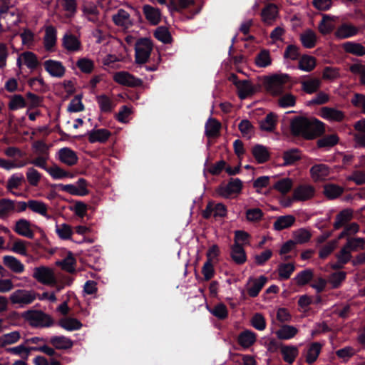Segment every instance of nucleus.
I'll return each mask as SVG.
<instances>
[{
    "label": "nucleus",
    "instance_id": "17",
    "mask_svg": "<svg viewBox=\"0 0 365 365\" xmlns=\"http://www.w3.org/2000/svg\"><path fill=\"white\" fill-rule=\"evenodd\" d=\"M277 14L278 9L277 6L273 4H269L262 10V20L264 24L270 25L277 19Z\"/></svg>",
    "mask_w": 365,
    "mask_h": 365
},
{
    "label": "nucleus",
    "instance_id": "19",
    "mask_svg": "<svg viewBox=\"0 0 365 365\" xmlns=\"http://www.w3.org/2000/svg\"><path fill=\"white\" fill-rule=\"evenodd\" d=\"M257 339V335L250 330H245L242 331L237 337L238 344L244 349H248L253 345Z\"/></svg>",
    "mask_w": 365,
    "mask_h": 365
},
{
    "label": "nucleus",
    "instance_id": "29",
    "mask_svg": "<svg viewBox=\"0 0 365 365\" xmlns=\"http://www.w3.org/2000/svg\"><path fill=\"white\" fill-rule=\"evenodd\" d=\"M295 217L292 215L280 216L274 222L273 227L275 230L280 231L292 226L295 222Z\"/></svg>",
    "mask_w": 365,
    "mask_h": 365
},
{
    "label": "nucleus",
    "instance_id": "24",
    "mask_svg": "<svg viewBox=\"0 0 365 365\" xmlns=\"http://www.w3.org/2000/svg\"><path fill=\"white\" fill-rule=\"evenodd\" d=\"M312 178L314 181L324 180L330 173L328 166L324 164L315 165L310 170Z\"/></svg>",
    "mask_w": 365,
    "mask_h": 365
},
{
    "label": "nucleus",
    "instance_id": "16",
    "mask_svg": "<svg viewBox=\"0 0 365 365\" xmlns=\"http://www.w3.org/2000/svg\"><path fill=\"white\" fill-rule=\"evenodd\" d=\"M59 159L61 163L68 166H73L78 162L76 153L68 148H63L58 151Z\"/></svg>",
    "mask_w": 365,
    "mask_h": 365
},
{
    "label": "nucleus",
    "instance_id": "57",
    "mask_svg": "<svg viewBox=\"0 0 365 365\" xmlns=\"http://www.w3.org/2000/svg\"><path fill=\"white\" fill-rule=\"evenodd\" d=\"M63 9L67 13V16H72L77 9L76 0H58Z\"/></svg>",
    "mask_w": 365,
    "mask_h": 365
},
{
    "label": "nucleus",
    "instance_id": "43",
    "mask_svg": "<svg viewBox=\"0 0 365 365\" xmlns=\"http://www.w3.org/2000/svg\"><path fill=\"white\" fill-rule=\"evenodd\" d=\"M321 86V81L318 78H310L302 82V89L307 93H313L317 91Z\"/></svg>",
    "mask_w": 365,
    "mask_h": 365
},
{
    "label": "nucleus",
    "instance_id": "34",
    "mask_svg": "<svg viewBox=\"0 0 365 365\" xmlns=\"http://www.w3.org/2000/svg\"><path fill=\"white\" fill-rule=\"evenodd\" d=\"M352 217L353 212L351 210L346 209L342 210L336 216V220L334 223V229L338 230L344 226Z\"/></svg>",
    "mask_w": 365,
    "mask_h": 365
},
{
    "label": "nucleus",
    "instance_id": "23",
    "mask_svg": "<svg viewBox=\"0 0 365 365\" xmlns=\"http://www.w3.org/2000/svg\"><path fill=\"white\" fill-rule=\"evenodd\" d=\"M56 43V29L53 26H47L45 28L43 38L44 47L47 51H51Z\"/></svg>",
    "mask_w": 365,
    "mask_h": 365
},
{
    "label": "nucleus",
    "instance_id": "44",
    "mask_svg": "<svg viewBox=\"0 0 365 365\" xmlns=\"http://www.w3.org/2000/svg\"><path fill=\"white\" fill-rule=\"evenodd\" d=\"M316 66V58L314 56L304 55L299 61V68L309 72Z\"/></svg>",
    "mask_w": 365,
    "mask_h": 365
},
{
    "label": "nucleus",
    "instance_id": "51",
    "mask_svg": "<svg viewBox=\"0 0 365 365\" xmlns=\"http://www.w3.org/2000/svg\"><path fill=\"white\" fill-rule=\"evenodd\" d=\"M294 242L297 244H304L309 242L312 237V233L307 229H299L293 232Z\"/></svg>",
    "mask_w": 365,
    "mask_h": 365
},
{
    "label": "nucleus",
    "instance_id": "26",
    "mask_svg": "<svg viewBox=\"0 0 365 365\" xmlns=\"http://www.w3.org/2000/svg\"><path fill=\"white\" fill-rule=\"evenodd\" d=\"M235 85L238 90V95L241 99L246 98L255 92L253 86L250 81H235Z\"/></svg>",
    "mask_w": 365,
    "mask_h": 365
},
{
    "label": "nucleus",
    "instance_id": "21",
    "mask_svg": "<svg viewBox=\"0 0 365 365\" xmlns=\"http://www.w3.org/2000/svg\"><path fill=\"white\" fill-rule=\"evenodd\" d=\"M230 257L237 264L245 263L247 257L242 245H240V243H234L231 247Z\"/></svg>",
    "mask_w": 365,
    "mask_h": 365
},
{
    "label": "nucleus",
    "instance_id": "50",
    "mask_svg": "<svg viewBox=\"0 0 365 365\" xmlns=\"http://www.w3.org/2000/svg\"><path fill=\"white\" fill-rule=\"evenodd\" d=\"M255 62L259 67H266L271 64L272 58L268 50H262L255 57Z\"/></svg>",
    "mask_w": 365,
    "mask_h": 365
},
{
    "label": "nucleus",
    "instance_id": "6",
    "mask_svg": "<svg viewBox=\"0 0 365 365\" xmlns=\"http://www.w3.org/2000/svg\"><path fill=\"white\" fill-rule=\"evenodd\" d=\"M34 291L26 289H17L9 297L13 304H18V307L22 308L26 305L31 304L37 297Z\"/></svg>",
    "mask_w": 365,
    "mask_h": 365
},
{
    "label": "nucleus",
    "instance_id": "5",
    "mask_svg": "<svg viewBox=\"0 0 365 365\" xmlns=\"http://www.w3.org/2000/svg\"><path fill=\"white\" fill-rule=\"evenodd\" d=\"M153 43L149 38H143L138 40L135 45V62L138 64H143L148 61Z\"/></svg>",
    "mask_w": 365,
    "mask_h": 365
},
{
    "label": "nucleus",
    "instance_id": "40",
    "mask_svg": "<svg viewBox=\"0 0 365 365\" xmlns=\"http://www.w3.org/2000/svg\"><path fill=\"white\" fill-rule=\"evenodd\" d=\"M322 349V345L319 342H313L309 346L306 356V362L312 364L318 358Z\"/></svg>",
    "mask_w": 365,
    "mask_h": 365
},
{
    "label": "nucleus",
    "instance_id": "33",
    "mask_svg": "<svg viewBox=\"0 0 365 365\" xmlns=\"http://www.w3.org/2000/svg\"><path fill=\"white\" fill-rule=\"evenodd\" d=\"M252 153L259 163H264L269 159L267 148L261 145H256L252 149Z\"/></svg>",
    "mask_w": 365,
    "mask_h": 365
},
{
    "label": "nucleus",
    "instance_id": "62",
    "mask_svg": "<svg viewBox=\"0 0 365 365\" xmlns=\"http://www.w3.org/2000/svg\"><path fill=\"white\" fill-rule=\"evenodd\" d=\"M340 77L339 69L338 68L327 66L322 72V78L328 81H334Z\"/></svg>",
    "mask_w": 365,
    "mask_h": 365
},
{
    "label": "nucleus",
    "instance_id": "61",
    "mask_svg": "<svg viewBox=\"0 0 365 365\" xmlns=\"http://www.w3.org/2000/svg\"><path fill=\"white\" fill-rule=\"evenodd\" d=\"M101 110L105 113H110L113 109L112 101L106 95H101L97 97Z\"/></svg>",
    "mask_w": 365,
    "mask_h": 365
},
{
    "label": "nucleus",
    "instance_id": "10",
    "mask_svg": "<svg viewBox=\"0 0 365 365\" xmlns=\"http://www.w3.org/2000/svg\"><path fill=\"white\" fill-rule=\"evenodd\" d=\"M315 189L310 185H301L293 191V199L296 201H307L314 196Z\"/></svg>",
    "mask_w": 365,
    "mask_h": 365
},
{
    "label": "nucleus",
    "instance_id": "31",
    "mask_svg": "<svg viewBox=\"0 0 365 365\" xmlns=\"http://www.w3.org/2000/svg\"><path fill=\"white\" fill-rule=\"evenodd\" d=\"M15 202L9 199L0 200V218H7L11 213L15 212Z\"/></svg>",
    "mask_w": 365,
    "mask_h": 365
},
{
    "label": "nucleus",
    "instance_id": "8",
    "mask_svg": "<svg viewBox=\"0 0 365 365\" xmlns=\"http://www.w3.org/2000/svg\"><path fill=\"white\" fill-rule=\"evenodd\" d=\"M38 282L48 285L51 287H53L56 289L57 292H60L63 289L65 286L70 285L71 281L68 280L67 282H63L57 278L58 275H33Z\"/></svg>",
    "mask_w": 365,
    "mask_h": 365
},
{
    "label": "nucleus",
    "instance_id": "27",
    "mask_svg": "<svg viewBox=\"0 0 365 365\" xmlns=\"http://www.w3.org/2000/svg\"><path fill=\"white\" fill-rule=\"evenodd\" d=\"M63 46L68 51H77L81 48V41L71 34H66L63 38Z\"/></svg>",
    "mask_w": 365,
    "mask_h": 365
},
{
    "label": "nucleus",
    "instance_id": "9",
    "mask_svg": "<svg viewBox=\"0 0 365 365\" xmlns=\"http://www.w3.org/2000/svg\"><path fill=\"white\" fill-rule=\"evenodd\" d=\"M267 278L264 275H260L257 279L250 277L246 284V290L250 297H256L263 288Z\"/></svg>",
    "mask_w": 365,
    "mask_h": 365
},
{
    "label": "nucleus",
    "instance_id": "15",
    "mask_svg": "<svg viewBox=\"0 0 365 365\" xmlns=\"http://www.w3.org/2000/svg\"><path fill=\"white\" fill-rule=\"evenodd\" d=\"M281 354L285 362L292 364L299 354V349L296 346L281 344Z\"/></svg>",
    "mask_w": 365,
    "mask_h": 365
},
{
    "label": "nucleus",
    "instance_id": "45",
    "mask_svg": "<svg viewBox=\"0 0 365 365\" xmlns=\"http://www.w3.org/2000/svg\"><path fill=\"white\" fill-rule=\"evenodd\" d=\"M351 252L359 250H364L365 246V240L361 237H348L344 245Z\"/></svg>",
    "mask_w": 365,
    "mask_h": 365
},
{
    "label": "nucleus",
    "instance_id": "25",
    "mask_svg": "<svg viewBox=\"0 0 365 365\" xmlns=\"http://www.w3.org/2000/svg\"><path fill=\"white\" fill-rule=\"evenodd\" d=\"M113 21L119 26L128 29L132 25L130 14L124 9H119L118 13L113 16Z\"/></svg>",
    "mask_w": 365,
    "mask_h": 365
},
{
    "label": "nucleus",
    "instance_id": "11",
    "mask_svg": "<svg viewBox=\"0 0 365 365\" xmlns=\"http://www.w3.org/2000/svg\"><path fill=\"white\" fill-rule=\"evenodd\" d=\"M354 128L355 132L350 134L353 135L355 146L365 148V118L356 122Z\"/></svg>",
    "mask_w": 365,
    "mask_h": 365
},
{
    "label": "nucleus",
    "instance_id": "36",
    "mask_svg": "<svg viewBox=\"0 0 365 365\" xmlns=\"http://www.w3.org/2000/svg\"><path fill=\"white\" fill-rule=\"evenodd\" d=\"M342 48L345 52L357 56L365 55V46L359 43L346 42L342 45Z\"/></svg>",
    "mask_w": 365,
    "mask_h": 365
},
{
    "label": "nucleus",
    "instance_id": "32",
    "mask_svg": "<svg viewBox=\"0 0 365 365\" xmlns=\"http://www.w3.org/2000/svg\"><path fill=\"white\" fill-rule=\"evenodd\" d=\"M143 13L148 21L151 24L156 25L160 21V11L150 5H145L143 8Z\"/></svg>",
    "mask_w": 365,
    "mask_h": 365
},
{
    "label": "nucleus",
    "instance_id": "28",
    "mask_svg": "<svg viewBox=\"0 0 365 365\" xmlns=\"http://www.w3.org/2000/svg\"><path fill=\"white\" fill-rule=\"evenodd\" d=\"M321 113L324 118L329 120L340 122L344 118V113L342 111L332 108L323 107L321 108Z\"/></svg>",
    "mask_w": 365,
    "mask_h": 365
},
{
    "label": "nucleus",
    "instance_id": "22",
    "mask_svg": "<svg viewBox=\"0 0 365 365\" xmlns=\"http://www.w3.org/2000/svg\"><path fill=\"white\" fill-rule=\"evenodd\" d=\"M14 230L19 235L33 239L34 232L31 229V222L25 219H21L16 222Z\"/></svg>",
    "mask_w": 365,
    "mask_h": 365
},
{
    "label": "nucleus",
    "instance_id": "2",
    "mask_svg": "<svg viewBox=\"0 0 365 365\" xmlns=\"http://www.w3.org/2000/svg\"><path fill=\"white\" fill-rule=\"evenodd\" d=\"M314 275H296L293 281L299 287L310 284V286L316 289L317 293L322 292L327 283L331 284V288H338L341 282L346 279V275H336V279H331L327 282L323 278H319L317 281L312 282Z\"/></svg>",
    "mask_w": 365,
    "mask_h": 365
},
{
    "label": "nucleus",
    "instance_id": "1",
    "mask_svg": "<svg viewBox=\"0 0 365 365\" xmlns=\"http://www.w3.org/2000/svg\"><path fill=\"white\" fill-rule=\"evenodd\" d=\"M291 133L294 136H302L306 140H313L325 132L322 122L314 118L295 117L290 123Z\"/></svg>",
    "mask_w": 365,
    "mask_h": 365
},
{
    "label": "nucleus",
    "instance_id": "42",
    "mask_svg": "<svg viewBox=\"0 0 365 365\" xmlns=\"http://www.w3.org/2000/svg\"><path fill=\"white\" fill-rule=\"evenodd\" d=\"M21 339V334L19 331H11L0 336V347H5L7 345L16 343Z\"/></svg>",
    "mask_w": 365,
    "mask_h": 365
},
{
    "label": "nucleus",
    "instance_id": "46",
    "mask_svg": "<svg viewBox=\"0 0 365 365\" xmlns=\"http://www.w3.org/2000/svg\"><path fill=\"white\" fill-rule=\"evenodd\" d=\"M284 165H292L301 159L300 151L295 148L284 151L283 153Z\"/></svg>",
    "mask_w": 365,
    "mask_h": 365
},
{
    "label": "nucleus",
    "instance_id": "39",
    "mask_svg": "<svg viewBox=\"0 0 365 365\" xmlns=\"http://www.w3.org/2000/svg\"><path fill=\"white\" fill-rule=\"evenodd\" d=\"M76 259L73 255L69 252L66 257L61 261L56 262V265L60 267L63 271L72 273L75 272Z\"/></svg>",
    "mask_w": 365,
    "mask_h": 365
},
{
    "label": "nucleus",
    "instance_id": "38",
    "mask_svg": "<svg viewBox=\"0 0 365 365\" xmlns=\"http://www.w3.org/2000/svg\"><path fill=\"white\" fill-rule=\"evenodd\" d=\"M221 123L215 118H210L205 125V133L209 138H215L219 135Z\"/></svg>",
    "mask_w": 365,
    "mask_h": 365
},
{
    "label": "nucleus",
    "instance_id": "18",
    "mask_svg": "<svg viewBox=\"0 0 365 365\" xmlns=\"http://www.w3.org/2000/svg\"><path fill=\"white\" fill-rule=\"evenodd\" d=\"M45 69L53 76L61 77L65 73V68L59 61L47 60L44 62Z\"/></svg>",
    "mask_w": 365,
    "mask_h": 365
},
{
    "label": "nucleus",
    "instance_id": "20",
    "mask_svg": "<svg viewBox=\"0 0 365 365\" xmlns=\"http://www.w3.org/2000/svg\"><path fill=\"white\" fill-rule=\"evenodd\" d=\"M278 115L274 113H269L265 118L259 121L260 130L266 132H273L276 128Z\"/></svg>",
    "mask_w": 365,
    "mask_h": 365
},
{
    "label": "nucleus",
    "instance_id": "30",
    "mask_svg": "<svg viewBox=\"0 0 365 365\" xmlns=\"http://www.w3.org/2000/svg\"><path fill=\"white\" fill-rule=\"evenodd\" d=\"M58 324L63 329L69 331L79 330L83 327L82 323L78 319L72 317L61 319Z\"/></svg>",
    "mask_w": 365,
    "mask_h": 365
},
{
    "label": "nucleus",
    "instance_id": "58",
    "mask_svg": "<svg viewBox=\"0 0 365 365\" xmlns=\"http://www.w3.org/2000/svg\"><path fill=\"white\" fill-rule=\"evenodd\" d=\"M77 67L81 72L85 73H91L94 68L93 61L87 58H82L76 62Z\"/></svg>",
    "mask_w": 365,
    "mask_h": 365
},
{
    "label": "nucleus",
    "instance_id": "60",
    "mask_svg": "<svg viewBox=\"0 0 365 365\" xmlns=\"http://www.w3.org/2000/svg\"><path fill=\"white\" fill-rule=\"evenodd\" d=\"M9 108L10 110H16L27 106L26 100L21 95H14L9 103Z\"/></svg>",
    "mask_w": 365,
    "mask_h": 365
},
{
    "label": "nucleus",
    "instance_id": "47",
    "mask_svg": "<svg viewBox=\"0 0 365 365\" xmlns=\"http://www.w3.org/2000/svg\"><path fill=\"white\" fill-rule=\"evenodd\" d=\"M293 186V181L292 179L286 178L277 181L274 185L273 188L279 191L282 195L289 192Z\"/></svg>",
    "mask_w": 365,
    "mask_h": 365
},
{
    "label": "nucleus",
    "instance_id": "52",
    "mask_svg": "<svg viewBox=\"0 0 365 365\" xmlns=\"http://www.w3.org/2000/svg\"><path fill=\"white\" fill-rule=\"evenodd\" d=\"M4 264L14 272H21L24 271V265L14 257L6 256L4 258Z\"/></svg>",
    "mask_w": 365,
    "mask_h": 365
},
{
    "label": "nucleus",
    "instance_id": "37",
    "mask_svg": "<svg viewBox=\"0 0 365 365\" xmlns=\"http://www.w3.org/2000/svg\"><path fill=\"white\" fill-rule=\"evenodd\" d=\"M300 40L305 48H312L315 46L317 38L312 30L307 29L301 34Z\"/></svg>",
    "mask_w": 365,
    "mask_h": 365
},
{
    "label": "nucleus",
    "instance_id": "4",
    "mask_svg": "<svg viewBox=\"0 0 365 365\" xmlns=\"http://www.w3.org/2000/svg\"><path fill=\"white\" fill-rule=\"evenodd\" d=\"M286 74H275L265 79L266 90L272 96L281 95L284 91V86L288 81Z\"/></svg>",
    "mask_w": 365,
    "mask_h": 365
},
{
    "label": "nucleus",
    "instance_id": "55",
    "mask_svg": "<svg viewBox=\"0 0 365 365\" xmlns=\"http://www.w3.org/2000/svg\"><path fill=\"white\" fill-rule=\"evenodd\" d=\"M29 208L33 212L43 216H46L47 214L48 207L44 202L41 201L29 200Z\"/></svg>",
    "mask_w": 365,
    "mask_h": 365
},
{
    "label": "nucleus",
    "instance_id": "12",
    "mask_svg": "<svg viewBox=\"0 0 365 365\" xmlns=\"http://www.w3.org/2000/svg\"><path fill=\"white\" fill-rule=\"evenodd\" d=\"M242 187V181L239 179H232L229 183L218 189V193L222 197H229L231 195L240 192Z\"/></svg>",
    "mask_w": 365,
    "mask_h": 365
},
{
    "label": "nucleus",
    "instance_id": "54",
    "mask_svg": "<svg viewBox=\"0 0 365 365\" xmlns=\"http://www.w3.org/2000/svg\"><path fill=\"white\" fill-rule=\"evenodd\" d=\"M154 35L156 38L164 43H170L172 42L171 34L168 28L165 26L158 27L155 30Z\"/></svg>",
    "mask_w": 365,
    "mask_h": 365
},
{
    "label": "nucleus",
    "instance_id": "3",
    "mask_svg": "<svg viewBox=\"0 0 365 365\" xmlns=\"http://www.w3.org/2000/svg\"><path fill=\"white\" fill-rule=\"evenodd\" d=\"M21 317L34 328L50 327L54 324L53 319L41 310H27L21 314Z\"/></svg>",
    "mask_w": 365,
    "mask_h": 365
},
{
    "label": "nucleus",
    "instance_id": "63",
    "mask_svg": "<svg viewBox=\"0 0 365 365\" xmlns=\"http://www.w3.org/2000/svg\"><path fill=\"white\" fill-rule=\"evenodd\" d=\"M47 172L55 179L71 177L70 173L65 171L57 165H53L48 168Z\"/></svg>",
    "mask_w": 365,
    "mask_h": 365
},
{
    "label": "nucleus",
    "instance_id": "35",
    "mask_svg": "<svg viewBox=\"0 0 365 365\" xmlns=\"http://www.w3.org/2000/svg\"><path fill=\"white\" fill-rule=\"evenodd\" d=\"M298 333V329L291 325H282L281 328L276 331V335L279 339L287 340L295 336Z\"/></svg>",
    "mask_w": 365,
    "mask_h": 365
},
{
    "label": "nucleus",
    "instance_id": "59",
    "mask_svg": "<svg viewBox=\"0 0 365 365\" xmlns=\"http://www.w3.org/2000/svg\"><path fill=\"white\" fill-rule=\"evenodd\" d=\"M24 64L31 69H34L38 66V60L36 55L30 51L24 52L21 53Z\"/></svg>",
    "mask_w": 365,
    "mask_h": 365
},
{
    "label": "nucleus",
    "instance_id": "48",
    "mask_svg": "<svg viewBox=\"0 0 365 365\" xmlns=\"http://www.w3.org/2000/svg\"><path fill=\"white\" fill-rule=\"evenodd\" d=\"M207 309L213 316L220 320H224L228 317L227 308L223 303H219L212 309L207 307Z\"/></svg>",
    "mask_w": 365,
    "mask_h": 365
},
{
    "label": "nucleus",
    "instance_id": "53",
    "mask_svg": "<svg viewBox=\"0 0 365 365\" xmlns=\"http://www.w3.org/2000/svg\"><path fill=\"white\" fill-rule=\"evenodd\" d=\"M343 192V187L333 184L326 185L324 189V193L329 199L336 198L339 197Z\"/></svg>",
    "mask_w": 365,
    "mask_h": 365
},
{
    "label": "nucleus",
    "instance_id": "41",
    "mask_svg": "<svg viewBox=\"0 0 365 365\" xmlns=\"http://www.w3.org/2000/svg\"><path fill=\"white\" fill-rule=\"evenodd\" d=\"M358 33V29L354 26L344 24L341 26L336 31L335 35L339 38H346L356 35Z\"/></svg>",
    "mask_w": 365,
    "mask_h": 365
},
{
    "label": "nucleus",
    "instance_id": "49",
    "mask_svg": "<svg viewBox=\"0 0 365 365\" xmlns=\"http://www.w3.org/2000/svg\"><path fill=\"white\" fill-rule=\"evenodd\" d=\"M26 176L29 184L33 187L38 186L42 178L41 174L33 167L27 169Z\"/></svg>",
    "mask_w": 365,
    "mask_h": 365
},
{
    "label": "nucleus",
    "instance_id": "7",
    "mask_svg": "<svg viewBox=\"0 0 365 365\" xmlns=\"http://www.w3.org/2000/svg\"><path fill=\"white\" fill-rule=\"evenodd\" d=\"M113 80L120 85L132 88L138 87L143 84L142 80L135 78L126 71L115 73L113 75Z\"/></svg>",
    "mask_w": 365,
    "mask_h": 365
},
{
    "label": "nucleus",
    "instance_id": "64",
    "mask_svg": "<svg viewBox=\"0 0 365 365\" xmlns=\"http://www.w3.org/2000/svg\"><path fill=\"white\" fill-rule=\"evenodd\" d=\"M337 241L331 240L321 247L319 252V256L321 259L327 257L336 247Z\"/></svg>",
    "mask_w": 365,
    "mask_h": 365
},
{
    "label": "nucleus",
    "instance_id": "13",
    "mask_svg": "<svg viewBox=\"0 0 365 365\" xmlns=\"http://www.w3.org/2000/svg\"><path fill=\"white\" fill-rule=\"evenodd\" d=\"M110 135L111 133L107 129H95L88 133V140L91 143H104Z\"/></svg>",
    "mask_w": 365,
    "mask_h": 365
},
{
    "label": "nucleus",
    "instance_id": "56",
    "mask_svg": "<svg viewBox=\"0 0 365 365\" xmlns=\"http://www.w3.org/2000/svg\"><path fill=\"white\" fill-rule=\"evenodd\" d=\"M339 137L336 134L326 135L317 140L319 148L333 147L339 142Z\"/></svg>",
    "mask_w": 365,
    "mask_h": 365
},
{
    "label": "nucleus",
    "instance_id": "14",
    "mask_svg": "<svg viewBox=\"0 0 365 365\" xmlns=\"http://www.w3.org/2000/svg\"><path fill=\"white\" fill-rule=\"evenodd\" d=\"M49 343L56 349L66 350L73 346V341L65 336H53L49 339Z\"/></svg>",
    "mask_w": 365,
    "mask_h": 365
}]
</instances>
